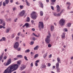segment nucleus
<instances>
[{"label":"nucleus","mask_w":73,"mask_h":73,"mask_svg":"<svg viewBox=\"0 0 73 73\" xmlns=\"http://www.w3.org/2000/svg\"><path fill=\"white\" fill-rule=\"evenodd\" d=\"M9 0H6L5 3L6 4H8L9 3Z\"/></svg>","instance_id":"25"},{"label":"nucleus","mask_w":73,"mask_h":73,"mask_svg":"<svg viewBox=\"0 0 73 73\" xmlns=\"http://www.w3.org/2000/svg\"><path fill=\"white\" fill-rule=\"evenodd\" d=\"M0 21H1V22H0V24H2L3 23V22H4V21H3V20L2 19H1Z\"/></svg>","instance_id":"35"},{"label":"nucleus","mask_w":73,"mask_h":73,"mask_svg":"<svg viewBox=\"0 0 73 73\" xmlns=\"http://www.w3.org/2000/svg\"><path fill=\"white\" fill-rule=\"evenodd\" d=\"M32 40H33V41H35L36 40V38L34 36H33Z\"/></svg>","instance_id":"28"},{"label":"nucleus","mask_w":73,"mask_h":73,"mask_svg":"<svg viewBox=\"0 0 73 73\" xmlns=\"http://www.w3.org/2000/svg\"><path fill=\"white\" fill-rule=\"evenodd\" d=\"M65 33H64L63 35H62V38H65Z\"/></svg>","instance_id":"21"},{"label":"nucleus","mask_w":73,"mask_h":73,"mask_svg":"<svg viewBox=\"0 0 73 73\" xmlns=\"http://www.w3.org/2000/svg\"><path fill=\"white\" fill-rule=\"evenodd\" d=\"M17 49L18 51H20V50H21V48H17Z\"/></svg>","instance_id":"42"},{"label":"nucleus","mask_w":73,"mask_h":73,"mask_svg":"<svg viewBox=\"0 0 73 73\" xmlns=\"http://www.w3.org/2000/svg\"><path fill=\"white\" fill-rule=\"evenodd\" d=\"M48 35L47 36V38L45 39V41L47 44H49V42L50 41V37L51 36L50 33V32L49 31H48Z\"/></svg>","instance_id":"1"},{"label":"nucleus","mask_w":73,"mask_h":73,"mask_svg":"<svg viewBox=\"0 0 73 73\" xmlns=\"http://www.w3.org/2000/svg\"><path fill=\"white\" fill-rule=\"evenodd\" d=\"M36 62H37V63L39 62V60H37L36 61Z\"/></svg>","instance_id":"59"},{"label":"nucleus","mask_w":73,"mask_h":73,"mask_svg":"<svg viewBox=\"0 0 73 73\" xmlns=\"http://www.w3.org/2000/svg\"><path fill=\"white\" fill-rule=\"evenodd\" d=\"M17 18H16V19H15V20H14V22H16L17 21Z\"/></svg>","instance_id":"51"},{"label":"nucleus","mask_w":73,"mask_h":73,"mask_svg":"<svg viewBox=\"0 0 73 73\" xmlns=\"http://www.w3.org/2000/svg\"><path fill=\"white\" fill-rule=\"evenodd\" d=\"M10 2L11 3H13V0H11L10 1Z\"/></svg>","instance_id":"62"},{"label":"nucleus","mask_w":73,"mask_h":73,"mask_svg":"<svg viewBox=\"0 0 73 73\" xmlns=\"http://www.w3.org/2000/svg\"><path fill=\"white\" fill-rule=\"evenodd\" d=\"M16 4H17V5H19V4L18 3V2H16Z\"/></svg>","instance_id":"61"},{"label":"nucleus","mask_w":73,"mask_h":73,"mask_svg":"<svg viewBox=\"0 0 73 73\" xmlns=\"http://www.w3.org/2000/svg\"><path fill=\"white\" fill-rule=\"evenodd\" d=\"M24 58L26 60V61H28V60L27 59V56H24Z\"/></svg>","instance_id":"32"},{"label":"nucleus","mask_w":73,"mask_h":73,"mask_svg":"<svg viewBox=\"0 0 73 73\" xmlns=\"http://www.w3.org/2000/svg\"><path fill=\"white\" fill-rule=\"evenodd\" d=\"M57 11V12H60V7L58 5L56 6Z\"/></svg>","instance_id":"9"},{"label":"nucleus","mask_w":73,"mask_h":73,"mask_svg":"<svg viewBox=\"0 0 73 73\" xmlns=\"http://www.w3.org/2000/svg\"><path fill=\"white\" fill-rule=\"evenodd\" d=\"M51 2H52L51 3V5H54V2L56 1V0H50Z\"/></svg>","instance_id":"11"},{"label":"nucleus","mask_w":73,"mask_h":73,"mask_svg":"<svg viewBox=\"0 0 73 73\" xmlns=\"http://www.w3.org/2000/svg\"><path fill=\"white\" fill-rule=\"evenodd\" d=\"M59 66V63L58 62L56 64V68H58Z\"/></svg>","instance_id":"16"},{"label":"nucleus","mask_w":73,"mask_h":73,"mask_svg":"<svg viewBox=\"0 0 73 73\" xmlns=\"http://www.w3.org/2000/svg\"><path fill=\"white\" fill-rule=\"evenodd\" d=\"M64 30H65V32H67V31H68V30H67V29H64Z\"/></svg>","instance_id":"58"},{"label":"nucleus","mask_w":73,"mask_h":73,"mask_svg":"<svg viewBox=\"0 0 73 73\" xmlns=\"http://www.w3.org/2000/svg\"><path fill=\"white\" fill-rule=\"evenodd\" d=\"M57 60L58 62H60V58H57Z\"/></svg>","instance_id":"36"},{"label":"nucleus","mask_w":73,"mask_h":73,"mask_svg":"<svg viewBox=\"0 0 73 73\" xmlns=\"http://www.w3.org/2000/svg\"><path fill=\"white\" fill-rule=\"evenodd\" d=\"M11 62H12V60H11V59L9 58L7 61V62L5 64L6 66H7V65H9L11 63Z\"/></svg>","instance_id":"8"},{"label":"nucleus","mask_w":73,"mask_h":73,"mask_svg":"<svg viewBox=\"0 0 73 73\" xmlns=\"http://www.w3.org/2000/svg\"><path fill=\"white\" fill-rule=\"evenodd\" d=\"M16 9V7H14L13 9V11H15Z\"/></svg>","instance_id":"55"},{"label":"nucleus","mask_w":73,"mask_h":73,"mask_svg":"<svg viewBox=\"0 0 73 73\" xmlns=\"http://www.w3.org/2000/svg\"><path fill=\"white\" fill-rule=\"evenodd\" d=\"M1 27H2V28H3L4 29H5V27L3 26H2V25H1Z\"/></svg>","instance_id":"53"},{"label":"nucleus","mask_w":73,"mask_h":73,"mask_svg":"<svg viewBox=\"0 0 73 73\" xmlns=\"http://www.w3.org/2000/svg\"><path fill=\"white\" fill-rule=\"evenodd\" d=\"M25 13V12L23 10L19 14V16H23L24 15Z\"/></svg>","instance_id":"7"},{"label":"nucleus","mask_w":73,"mask_h":73,"mask_svg":"<svg viewBox=\"0 0 73 73\" xmlns=\"http://www.w3.org/2000/svg\"><path fill=\"white\" fill-rule=\"evenodd\" d=\"M41 68H46V65H43L41 66Z\"/></svg>","instance_id":"18"},{"label":"nucleus","mask_w":73,"mask_h":73,"mask_svg":"<svg viewBox=\"0 0 73 73\" xmlns=\"http://www.w3.org/2000/svg\"><path fill=\"white\" fill-rule=\"evenodd\" d=\"M48 54V53H47L46 54H45L44 55V58H45L46 57V55H47V54Z\"/></svg>","instance_id":"41"},{"label":"nucleus","mask_w":73,"mask_h":73,"mask_svg":"<svg viewBox=\"0 0 73 73\" xmlns=\"http://www.w3.org/2000/svg\"><path fill=\"white\" fill-rule=\"evenodd\" d=\"M31 56H33L34 54V53H33V52H31Z\"/></svg>","instance_id":"43"},{"label":"nucleus","mask_w":73,"mask_h":73,"mask_svg":"<svg viewBox=\"0 0 73 73\" xmlns=\"http://www.w3.org/2000/svg\"><path fill=\"white\" fill-rule=\"evenodd\" d=\"M3 26H5V22H3Z\"/></svg>","instance_id":"47"},{"label":"nucleus","mask_w":73,"mask_h":73,"mask_svg":"<svg viewBox=\"0 0 73 73\" xmlns=\"http://www.w3.org/2000/svg\"><path fill=\"white\" fill-rule=\"evenodd\" d=\"M50 27L51 31H53L54 30V26L51 25Z\"/></svg>","instance_id":"14"},{"label":"nucleus","mask_w":73,"mask_h":73,"mask_svg":"<svg viewBox=\"0 0 73 73\" xmlns=\"http://www.w3.org/2000/svg\"><path fill=\"white\" fill-rule=\"evenodd\" d=\"M39 4H40V7H41V8H43V7H44L43 4H42V2H41L39 1Z\"/></svg>","instance_id":"10"},{"label":"nucleus","mask_w":73,"mask_h":73,"mask_svg":"<svg viewBox=\"0 0 73 73\" xmlns=\"http://www.w3.org/2000/svg\"><path fill=\"white\" fill-rule=\"evenodd\" d=\"M38 54H35L34 56V58H36V57H38Z\"/></svg>","instance_id":"26"},{"label":"nucleus","mask_w":73,"mask_h":73,"mask_svg":"<svg viewBox=\"0 0 73 73\" xmlns=\"http://www.w3.org/2000/svg\"><path fill=\"white\" fill-rule=\"evenodd\" d=\"M32 31H35V29L34 28H33L32 29Z\"/></svg>","instance_id":"57"},{"label":"nucleus","mask_w":73,"mask_h":73,"mask_svg":"<svg viewBox=\"0 0 73 73\" xmlns=\"http://www.w3.org/2000/svg\"><path fill=\"white\" fill-rule=\"evenodd\" d=\"M33 36H35L36 37H38V36L37 35H35V34L34 33H33Z\"/></svg>","instance_id":"30"},{"label":"nucleus","mask_w":73,"mask_h":73,"mask_svg":"<svg viewBox=\"0 0 73 73\" xmlns=\"http://www.w3.org/2000/svg\"><path fill=\"white\" fill-rule=\"evenodd\" d=\"M37 14L36 12H33L31 15V18L34 20L36 19L37 17Z\"/></svg>","instance_id":"2"},{"label":"nucleus","mask_w":73,"mask_h":73,"mask_svg":"<svg viewBox=\"0 0 73 73\" xmlns=\"http://www.w3.org/2000/svg\"><path fill=\"white\" fill-rule=\"evenodd\" d=\"M15 37V35H14V34H13L11 35V38H14Z\"/></svg>","instance_id":"38"},{"label":"nucleus","mask_w":73,"mask_h":73,"mask_svg":"<svg viewBox=\"0 0 73 73\" xmlns=\"http://www.w3.org/2000/svg\"><path fill=\"white\" fill-rule=\"evenodd\" d=\"M25 1L27 5L28 6H30V4H29V3L28 2V0H25Z\"/></svg>","instance_id":"12"},{"label":"nucleus","mask_w":73,"mask_h":73,"mask_svg":"<svg viewBox=\"0 0 73 73\" xmlns=\"http://www.w3.org/2000/svg\"><path fill=\"white\" fill-rule=\"evenodd\" d=\"M10 28H7L6 30V33H9V31H10Z\"/></svg>","instance_id":"13"},{"label":"nucleus","mask_w":73,"mask_h":73,"mask_svg":"<svg viewBox=\"0 0 73 73\" xmlns=\"http://www.w3.org/2000/svg\"><path fill=\"white\" fill-rule=\"evenodd\" d=\"M38 46H37L34 48V50H37V49H38Z\"/></svg>","instance_id":"17"},{"label":"nucleus","mask_w":73,"mask_h":73,"mask_svg":"<svg viewBox=\"0 0 73 73\" xmlns=\"http://www.w3.org/2000/svg\"><path fill=\"white\" fill-rule=\"evenodd\" d=\"M2 38V40H3V41H5V38L3 37Z\"/></svg>","instance_id":"44"},{"label":"nucleus","mask_w":73,"mask_h":73,"mask_svg":"<svg viewBox=\"0 0 73 73\" xmlns=\"http://www.w3.org/2000/svg\"><path fill=\"white\" fill-rule=\"evenodd\" d=\"M19 40V37L17 36L16 38V41H17V40Z\"/></svg>","instance_id":"31"},{"label":"nucleus","mask_w":73,"mask_h":73,"mask_svg":"<svg viewBox=\"0 0 73 73\" xmlns=\"http://www.w3.org/2000/svg\"><path fill=\"white\" fill-rule=\"evenodd\" d=\"M51 46H52L51 45V44H49L48 45V48H50Z\"/></svg>","instance_id":"39"},{"label":"nucleus","mask_w":73,"mask_h":73,"mask_svg":"<svg viewBox=\"0 0 73 73\" xmlns=\"http://www.w3.org/2000/svg\"><path fill=\"white\" fill-rule=\"evenodd\" d=\"M34 44V41H32L31 42V45H33Z\"/></svg>","instance_id":"29"},{"label":"nucleus","mask_w":73,"mask_h":73,"mask_svg":"<svg viewBox=\"0 0 73 73\" xmlns=\"http://www.w3.org/2000/svg\"><path fill=\"white\" fill-rule=\"evenodd\" d=\"M3 6H5V2H4L3 3Z\"/></svg>","instance_id":"45"},{"label":"nucleus","mask_w":73,"mask_h":73,"mask_svg":"<svg viewBox=\"0 0 73 73\" xmlns=\"http://www.w3.org/2000/svg\"><path fill=\"white\" fill-rule=\"evenodd\" d=\"M30 52V50L29 49H28L25 51V53H28Z\"/></svg>","instance_id":"27"},{"label":"nucleus","mask_w":73,"mask_h":73,"mask_svg":"<svg viewBox=\"0 0 73 73\" xmlns=\"http://www.w3.org/2000/svg\"><path fill=\"white\" fill-rule=\"evenodd\" d=\"M51 8L52 10H54V7H53L52 6H51Z\"/></svg>","instance_id":"50"},{"label":"nucleus","mask_w":73,"mask_h":73,"mask_svg":"<svg viewBox=\"0 0 73 73\" xmlns=\"http://www.w3.org/2000/svg\"><path fill=\"white\" fill-rule=\"evenodd\" d=\"M31 65L32 67H33V63L32 62L31 64Z\"/></svg>","instance_id":"49"},{"label":"nucleus","mask_w":73,"mask_h":73,"mask_svg":"<svg viewBox=\"0 0 73 73\" xmlns=\"http://www.w3.org/2000/svg\"><path fill=\"white\" fill-rule=\"evenodd\" d=\"M17 57H19L20 58H22L23 57V56L22 55H18L17 56Z\"/></svg>","instance_id":"24"},{"label":"nucleus","mask_w":73,"mask_h":73,"mask_svg":"<svg viewBox=\"0 0 73 73\" xmlns=\"http://www.w3.org/2000/svg\"><path fill=\"white\" fill-rule=\"evenodd\" d=\"M40 15H41V16H43V14H44L43 13V12L42 11H40Z\"/></svg>","instance_id":"20"},{"label":"nucleus","mask_w":73,"mask_h":73,"mask_svg":"<svg viewBox=\"0 0 73 73\" xmlns=\"http://www.w3.org/2000/svg\"><path fill=\"white\" fill-rule=\"evenodd\" d=\"M71 25V23H68V24H67V27H69Z\"/></svg>","instance_id":"23"},{"label":"nucleus","mask_w":73,"mask_h":73,"mask_svg":"<svg viewBox=\"0 0 73 73\" xmlns=\"http://www.w3.org/2000/svg\"><path fill=\"white\" fill-rule=\"evenodd\" d=\"M20 7L21 9H23V6H21V5H20Z\"/></svg>","instance_id":"46"},{"label":"nucleus","mask_w":73,"mask_h":73,"mask_svg":"<svg viewBox=\"0 0 73 73\" xmlns=\"http://www.w3.org/2000/svg\"><path fill=\"white\" fill-rule=\"evenodd\" d=\"M63 11H64V10H62L59 13H58V14L56 13H54V16H60L61 15V13L63 12Z\"/></svg>","instance_id":"5"},{"label":"nucleus","mask_w":73,"mask_h":73,"mask_svg":"<svg viewBox=\"0 0 73 73\" xmlns=\"http://www.w3.org/2000/svg\"><path fill=\"white\" fill-rule=\"evenodd\" d=\"M59 23L61 26H64L65 23V20L63 19H62L60 21Z\"/></svg>","instance_id":"3"},{"label":"nucleus","mask_w":73,"mask_h":73,"mask_svg":"<svg viewBox=\"0 0 73 73\" xmlns=\"http://www.w3.org/2000/svg\"><path fill=\"white\" fill-rule=\"evenodd\" d=\"M31 23H34V21H33V20H32L31 21Z\"/></svg>","instance_id":"64"},{"label":"nucleus","mask_w":73,"mask_h":73,"mask_svg":"<svg viewBox=\"0 0 73 73\" xmlns=\"http://www.w3.org/2000/svg\"><path fill=\"white\" fill-rule=\"evenodd\" d=\"M7 56H4V57H3L4 60H6V59H7Z\"/></svg>","instance_id":"40"},{"label":"nucleus","mask_w":73,"mask_h":73,"mask_svg":"<svg viewBox=\"0 0 73 73\" xmlns=\"http://www.w3.org/2000/svg\"><path fill=\"white\" fill-rule=\"evenodd\" d=\"M66 4H67V5H71V3L69 2H67L66 3Z\"/></svg>","instance_id":"33"},{"label":"nucleus","mask_w":73,"mask_h":73,"mask_svg":"<svg viewBox=\"0 0 73 73\" xmlns=\"http://www.w3.org/2000/svg\"><path fill=\"white\" fill-rule=\"evenodd\" d=\"M35 66H38V64H37V63H35Z\"/></svg>","instance_id":"60"},{"label":"nucleus","mask_w":73,"mask_h":73,"mask_svg":"<svg viewBox=\"0 0 73 73\" xmlns=\"http://www.w3.org/2000/svg\"><path fill=\"white\" fill-rule=\"evenodd\" d=\"M19 43L18 42H16L14 44V48L15 49L17 50V48L19 47Z\"/></svg>","instance_id":"6"},{"label":"nucleus","mask_w":73,"mask_h":73,"mask_svg":"<svg viewBox=\"0 0 73 73\" xmlns=\"http://www.w3.org/2000/svg\"><path fill=\"white\" fill-rule=\"evenodd\" d=\"M39 26L38 28H40V29H41V28L42 29H43L44 28V23L43 22H39Z\"/></svg>","instance_id":"4"},{"label":"nucleus","mask_w":73,"mask_h":73,"mask_svg":"<svg viewBox=\"0 0 73 73\" xmlns=\"http://www.w3.org/2000/svg\"><path fill=\"white\" fill-rule=\"evenodd\" d=\"M21 34V33H18V35L19 36H20V35Z\"/></svg>","instance_id":"56"},{"label":"nucleus","mask_w":73,"mask_h":73,"mask_svg":"<svg viewBox=\"0 0 73 73\" xmlns=\"http://www.w3.org/2000/svg\"><path fill=\"white\" fill-rule=\"evenodd\" d=\"M48 66H50V65H51V64H50V63H48Z\"/></svg>","instance_id":"48"},{"label":"nucleus","mask_w":73,"mask_h":73,"mask_svg":"<svg viewBox=\"0 0 73 73\" xmlns=\"http://www.w3.org/2000/svg\"><path fill=\"white\" fill-rule=\"evenodd\" d=\"M70 7V5H69L68 6V7H67V8L68 9H70L69 8Z\"/></svg>","instance_id":"52"},{"label":"nucleus","mask_w":73,"mask_h":73,"mask_svg":"<svg viewBox=\"0 0 73 73\" xmlns=\"http://www.w3.org/2000/svg\"><path fill=\"white\" fill-rule=\"evenodd\" d=\"M25 26H26V28H28L29 27V23H26L25 24Z\"/></svg>","instance_id":"15"},{"label":"nucleus","mask_w":73,"mask_h":73,"mask_svg":"<svg viewBox=\"0 0 73 73\" xmlns=\"http://www.w3.org/2000/svg\"><path fill=\"white\" fill-rule=\"evenodd\" d=\"M46 1L47 3H48V2H49V0H46Z\"/></svg>","instance_id":"63"},{"label":"nucleus","mask_w":73,"mask_h":73,"mask_svg":"<svg viewBox=\"0 0 73 73\" xmlns=\"http://www.w3.org/2000/svg\"><path fill=\"white\" fill-rule=\"evenodd\" d=\"M22 67L24 69H25V68H26V66H25V65H24Z\"/></svg>","instance_id":"37"},{"label":"nucleus","mask_w":73,"mask_h":73,"mask_svg":"<svg viewBox=\"0 0 73 73\" xmlns=\"http://www.w3.org/2000/svg\"><path fill=\"white\" fill-rule=\"evenodd\" d=\"M20 70H23L24 69L23 68V67H20Z\"/></svg>","instance_id":"34"},{"label":"nucleus","mask_w":73,"mask_h":73,"mask_svg":"<svg viewBox=\"0 0 73 73\" xmlns=\"http://www.w3.org/2000/svg\"><path fill=\"white\" fill-rule=\"evenodd\" d=\"M57 72H60V68H56Z\"/></svg>","instance_id":"22"},{"label":"nucleus","mask_w":73,"mask_h":73,"mask_svg":"<svg viewBox=\"0 0 73 73\" xmlns=\"http://www.w3.org/2000/svg\"><path fill=\"white\" fill-rule=\"evenodd\" d=\"M1 5H2V2H0V7L1 6Z\"/></svg>","instance_id":"54"},{"label":"nucleus","mask_w":73,"mask_h":73,"mask_svg":"<svg viewBox=\"0 0 73 73\" xmlns=\"http://www.w3.org/2000/svg\"><path fill=\"white\" fill-rule=\"evenodd\" d=\"M27 22H29L30 21V18H29V17H27Z\"/></svg>","instance_id":"19"}]
</instances>
